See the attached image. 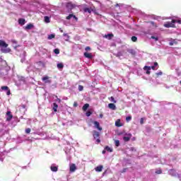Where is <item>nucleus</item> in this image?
Masks as SVG:
<instances>
[{
    "instance_id": "obj_1",
    "label": "nucleus",
    "mask_w": 181,
    "mask_h": 181,
    "mask_svg": "<svg viewBox=\"0 0 181 181\" xmlns=\"http://www.w3.org/2000/svg\"><path fill=\"white\" fill-rule=\"evenodd\" d=\"M0 47H5V48H1V53H11V49L10 48H6L8 47V44L2 40H0Z\"/></svg>"
},
{
    "instance_id": "obj_2",
    "label": "nucleus",
    "mask_w": 181,
    "mask_h": 181,
    "mask_svg": "<svg viewBox=\"0 0 181 181\" xmlns=\"http://www.w3.org/2000/svg\"><path fill=\"white\" fill-rule=\"evenodd\" d=\"M93 136L94 139H96L97 144H100V142H101V140L100 139V132H97L96 130H93Z\"/></svg>"
},
{
    "instance_id": "obj_3",
    "label": "nucleus",
    "mask_w": 181,
    "mask_h": 181,
    "mask_svg": "<svg viewBox=\"0 0 181 181\" xmlns=\"http://www.w3.org/2000/svg\"><path fill=\"white\" fill-rule=\"evenodd\" d=\"M66 8L68 9L69 11H73L74 8H76V4H73V2L69 1L65 4Z\"/></svg>"
},
{
    "instance_id": "obj_4",
    "label": "nucleus",
    "mask_w": 181,
    "mask_h": 181,
    "mask_svg": "<svg viewBox=\"0 0 181 181\" xmlns=\"http://www.w3.org/2000/svg\"><path fill=\"white\" fill-rule=\"evenodd\" d=\"M163 26L164 28H176L175 23H173L172 21L164 23Z\"/></svg>"
},
{
    "instance_id": "obj_5",
    "label": "nucleus",
    "mask_w": 181,
    "mask_h": 181,
    "mask_svg": "<svg viewBox=\"0 0 181 181\" xmlns=\"http://www.w3.org/2000/svg\"><path fill=\"white\" fill-rule=\"evenodd\" d=\"M93 124H94L95 128H96V129H98V131H103V127H101L100 126V122H98L97 121H94Z\"/></svg>"
},
{
    "instance_id": "obj_6",
    "label": "nucleus",
    "mask_w": 181,
    "mask_h": 181,
    "mask_svg": "<svg viewBox=\"0 0 181 181\" xmlns=\"http://www.w3.org/2000/svg\"><path fill=\"white\" fill-rule=\"evenodd\" d=\"M131 138H132V134L131 133H129L127 134V136L123 137V140L124 141V142H129V141L131 140Z\"/></svg>"
},
{
    "instance_id": "obj_7",
    "label": "nucleus",
    "mask_w": 181,
    "mask_h": 181,
    "mask_svg": "<svg viewBox=\"0 0 181 181\" xmlns=\"http://www.w3.org/2000/svg\"><path fill=\"white\" fill-rule=\"evenodd\" d=\"M1 90L7 91L6 95H11V90L9 89V87L8 86H1Z\"/></svg>"
},
{
    "instance_id": "obj_8",
    "label": "nucleus",
    "mask_w": 181,
    "mask_h": 181,
    "mask_svg": "<svg viewBox=\"0 0 181 181\" xmlns=\"http://www.w3.org/2000/svg\"><path fill=\"white\" fill-rule=\"evenodd\" d=\"M6 115H7L6 121H11V119L13 118V115H12V112L11 111H8L6 112Z\"/></svg>"
},
{
    "instance_id": "obj_9",
    "label": "nucleus",
    "mask_w": 181,
    "mask_h": 181,
    "mask_svg": "<svg viewBox=\"0 0 181 181\" xmlns=\"http://www.w3.org/2000/svg\"><path fill=\"white\" fill-rule=\"evenodd\" d=\"M77 169V168L76 167V164H71L69 167V170L70 172L73 173V172H76V170Z\"/></svg>"
},
{
    "instance_id": "obj_10",
    "label": "nucleus",
    "mask_w": 181,
    "mask_h": 181,
    "mask_svg": "<svg viewBox=\"0 0 181 181\" xmlns=\"http://www.w3.org/2000/svg\"><path fill=\"white\" fill-rule=\"evenodd\" d=\"M83 56L86 57V59H93V54L91 53L84 52Z\"/></svg>"
},
{
    "instance_id": "obj_11",
    "label": "nucleus",
    "mask_w": 181,
    "mask_h": 181,
    "mask_svg": "<svg viewBox=\"0 0 181 181\" xmlns=\"http://www.w3.org/2000/svg\"><path fill=\"white\" fill-rule=\"evenodd\" d=\"M42 81H45V83H51L52 81L49 80V76H44L42 78Z\"/></svg>"
},
{
    "instance_id": "obj_12",
    "label": "nucleus",
    "mask_w": 181,
    "mask_h": 181,
    "mask_svg": "<svg viewBox=\"0 0 181 181\" xmlns=\"http://www.w3.org/2000/svg\"><path fill=\"white\" fill-rule=\"evenodd\" d=\"M173 45H177V39H171L169 42L170 46H173Z\"/></svg>"
},
{
    "instance_id": "obj_13",
    "label": "nucleus",
    "mask_w": 181,
    "mask_h": 181,
    "mask_svg": "<svg viewBox=\"0 0 181 181\" xmlns=\"http://www.w3.org/2000/svg\"><path fill=\"white\" fill-rule=\"evenodd\" d=\"M18 23H19V25H21V26H23V25H25V23H26V20H25V18H19Z\"/></svg>"
},
{
    "instance_id": "obj_14",
    "label": "nucleus",
    "mask_w": 181,
    "mask_h": 181,
    "mask_svg": "<svg viewBox=\"0 0 181 181\" xmlns=\"http://www.w3.org/2000/svg\"><path fill=\"white\" fill-rule=\"evenodd\" d=\"M108 107H109L110 110H117V106H115V104H114V103H109V104H108Z\"/></svg>"
},
{
    "instance_id": "obj_15",
    "label": "nucleus",
    "mask_w": 181,
    "mask_h": 181,
    "mask_svg": "<svg viewBox=\"0 0 181 181\" xmlns=\"http://www.w3.org/2000/svg\"><path fill=\"white\" fill-rule=\"evenodd\" d=\"M114 36V34L112 33H109L107 35H105L104 36V37H105V39H108V40H111V39H112V37Z\"/></svg>"
},
{
    "instance_id": "obj_16",
    "label": "nucleus",
    "mask_w": 181,
    "mask_h": 181,
    "mask_svg": "<svg viewBox=\"0 0 181 181\" xmlns=\"http://www.w3.org/2000/svg\"><path fill=\"white\" fill-rule=\"evenodd\" d=\"M32 28H33V24L30 23L25 26V30H30V29H32Z\"/></svg>"
},
{
    "instance_id": "obj_17",
    "label": "nucleus",
    "mask_w": 181,
    "mask_h": 181,
    "mask_svg": "<svg viewBox=\"0 0 181 181\" xmlns=\"http://www.w3.org/2000/svg\"><path fill=\"white\" fill-rule=\"evenodd\" d=\"M88 107H90V104L86 103L82 107L83 111H87Z\"/></svg>"
},
{
    "instance_id": "obj_18",
    "label": "nucleus",
    "mask_w": 181,
    "mask_h": 181,
    "mask_svg": "<svg viewBox=\"0 0 181 181\" xmlns=\"http://www.w3.org/2000/svg\"><path fill=\"white\" fill-rule=\"evenodd\" d=\"M103 165H99V166H97L95 168V170H96V172H103Z\"/></svg>"
},
{
    "instance_id": "obj_19",
    "label": "nucleus",
    "mask_w": 181,
    "mask_h": 181,
    "mask_svg": "<svg viewBox=\"0 0 181 181\" xmlns=\"http://www.w3.org/2000/svg\"><path fill=\"white\" fill-rule=\"evenodd\" d=\"M57 108H59V105L57 103H53V111L54 112H57Z\"/></svg>"
},
{
    "instance_id": "obj_20",
    "label": "nucleus",
    "mask_w": 181,
    "mask_h": 181,
    "mask_svg": "<svg viewBox=\"0 0 181 181\" xmlns=\"http://www.w3.org/2000/svg\"><path fill=\"white\" fill-rule=\"evenodd\" d=\"M115 126L116 127H122V124H121V120L120 119H117L116 122H115Z\"/></svg>"
},
{
    "instance_id": "obj_21",
    "label": "nucleus",
    "mask_w": 181,
    "mask_h": 181,
    "mask_svg": "<svg viewBox=\"0 0 181 181\" xmlns=\"http://www.w3.org/2000/svg\"><path fill=\"white\" fill-rule=\"evenodd\" d=\"M50 169L52 172H57V170H59V168L57 166H51Z\"/></svg>"
},
{
    "instance_id": "obj_22",
    "label": "nucleus",
    "mask_w": 181,
    "mask_h": 181,
    "mask_svg": "<svg viewBox=\"0 0 181 181\" xmlns=\"http://www.w3.org/2000/svg\"><path fill=\"white\" fill-rule=\"evenodd\" d=\"M144 69H148L146 73V74H151V66H145Z\"/></svg>"
},
{
    "instance_id": "obj_23",
    "label": "nucleus",
    "mask_w": 181,
    "mask_h": 181,
    "mask_svg": "<svg viewBox=\"0 0 181 181\" xmlns=\"http://www.w3.org/2000/svg\"><path fill=\"white\" fill-rule=\"evenodd\" d=\"M54 37H56V35L54 34H50L49 35H48V40H52V39H54Z\"/></svg>"
},
{
    "instance_id": "obj_24",
    "label": "nucleus",
    "mask_w": 181,
    "mask_h": 181,
    "mask_svg": "<svg viewBox=\"0 0 181 181\" xmlns=\"http://www.w3.org/2000/svg\"><path fill=\"white\" fill-rule=\"evenodd\" d=\"M45 22L46 23H50V18L49 16H45Z\"/></svg>"
},
{
    "instance_id": "obj_25",
    "label": "nucleus",
    "mask_w": 181,
    "mask_h": 181,
    "mask_svg": "<svg viewBox=\"0 0 181 181\" xmlns=\"http://www.w3.org/2000/svg\"><path fill=\"white\" fill-rule=\"evenodd\" d=\"M172 23H179V25H181V20H175V19H173V20H172Z\"/></svg>"
},
{
    "instance_id": "obj_26",
    "label": "nucleus",
    "mask_w": 181,
    "mask_h": 181,
    "mask_svg": "<svg viewBox=\"0 0 181 181\" xmlns=\"http://www.w3.org/2000/svg\"><path fill=\"white\" fill-rule=\"evenodd\" d=\"M108 100H110V101H111V103H114V104H115L117 103V100H115V99L112 96H111L110 98H108Z\"/></svg>"
},
{
    "instance_id": "obj_27",
    "label": "nucleus",
    "mask_w": 181,
    "mask_h": 181,
    "mask_svg": "<svg viewBox=\"0 0 181 181\" xmlns=\"http://www.w3.org/2000/svg\"><path fill=\"white\" fill-rule=\"evenodd\" d=\"M83 11H84V12H88V13H91V12H92L91 8H83Z\"/></svg>"
},
{
    "instance_id": "obj_28",
    "label": "nucleus",
    "mask_w": 181,
    "mask_h": 181,
    "mask_svg": "<svg viewBox=\"0 0 181 181\" xmlns=\"http://www.w3.org/2000/svg\"><path fill=\"white\" fill-rule=\"evenodd\" d=\"M105 151H107V152H112V148H110V146H106L105 148Z\"/></svg>"
},
{
    "instance_id": "obj_29",
    "label": "nucleus",
    "mask_w": 181,
    "mask_h": 181,
    "mask_svg": "<svg viewBox=\"0 0 181 181\" xmlns=\"http://www.w3.org/2000/svg\"><path fill=\"white\" fill-rule=\"evenodd\" d=\"M128 53H130V54H132L133 56L135 55V50L134 49H129L127 50Z\"/></svg>"
},
{
    "instance_id": "obj_30",
    "label": "nucleus",
    "mask_w": 181,
    "mask_h": 181,
    "mask_svg": "<svg viewBox=\"0 0 181 181\" xmlns=\"http://www.w3.org/2000/svg\"><path fill=\"white\" fill-rule=\"evenodd\" d=\"M63 67H64V65H63V64L62 63H59V64H57V69H63Z\"/></svg>"
},
{
    "instance_id": "obj_31",
    "label": "nucleus",
    "mask_w": 181,
    "mask_h": 181,
    "mask_svg": "<svg viewBox=\"0 0 181 181\" xmlns=\"http://www.w3.org/2000/svg\"><path fill=\"white\" fill-rule=\"evenodd\" d=\"M73 16H74V14H69L68 16L66 17V19L67 21H70V19H71V18H73Z\"/></svg>"
},
{
    "instance_id": "obj_32",
    "label": "nucleus",
    "mask_w": 181,
    "mask_h": 181,
    "mask_svg": "<svg viewBox=\"0 0 181 181\" xmlns=\"http://www.w3.org/2000/svg\"><path fill=\"white\" fill-rule=\"evenodd\" d=\"M132 119V116H128L126 117L127 122H129Z\"/></svg>"
},
{
    "instance_id": "obj_33",
    "label": "nucleus",
    "mask_w": 181,
    "mask_h": 181,
    "mask_svg": "<svg viewBox=\"0 0 181 181\" xmlns=\"http://www.w3.org/2000/svg\"><path fill=\"white\" fill-rule=\"evenodd\" d=\"M138 40V37L136 36H132V42H136Z\"/></svg>"
},
{
    "instance_id": "obj_34",
    "label": "nucleus",
    "mask_w": 181,
    "mask_h": 181,
    "mask_svg": "<svg viewBox=\"0 0 181 181\" xmlns=\"http://www.w3.org/2000/svg\"><path fill=\"white\" fill-rule=\"evenodd\" d=\"M115 146H119V140H115Z\"/></svg>"
},
{
    "instance_id": "obj_35",
    "label": "nucleus",
    "mask_w": 181,
    "mask_h": 181,
    "mask_svg": "<svg viewBox=\"0 0 181 181\" xmlns=\"http://www.w3.org/2000/svg\"><path fill=\"white\" fill-rule=\"evenodd\" d=\"M54 53H55V54H59L60 53V50L59 49H54Z\"/></svg>"
},
{
    "instance_id": "obj_36",
    "label": "nucleus",
    "mask_w": 181,
    "mask_h": 181,
    "mask_svg": "<svg viewBox=\"0 0 181 181\" xmlns=\"http://www.w3.org/2000/svg\"><path fill=\"white\" fill-rule=\"evenodd\" d=\"M78 90L79 91H83V90H84V87L81 85L78 86Z\"/></svg>"
},
{
    "instance_id": "obj_37",
    "label": "nucleus",
    "mask_w": 181,
    "mask_h": 181,
    "mask_svg": "<svg viewBox=\"0 0 181 181\" xmlns=\"http://www.w3.org/2000/svg\"><path fill=\"white\" fill-rule=\"evenodd\" d=\"M91 114H93V112H91V111H88L86 113V117H90L91 115Z\"/></svg>"
},
{
    "instance_id": "obj_38",
    "label": "nucleus",
    "mask_w": 181,
    "mask_h": 181,
    "mask_svg": "<svg viewBox=\"0 0 181 181\" xmlns=\"http://www.w3.org/2000/svg\"><path fill=\"white\" fill-rule=\"evenodd\" d=\"M151 39H154L156 40V42H158V40H159V38L158 37H155V36H151Z\"/></svg>"
},
{
    "instance_id": "obj_39",
    "label": "nucleus",
    "mask_w": 181,
    "mask_h": 181,
    "mask_svg": "<svg viewBox=\"0 0 181 181\" xmlns=\"http://www.w3.org/2000/svg\"><path fill=\"white\" fill-rule=\"evenodd\" d=\"M162 74H163V72H162V71H159L158 73H156V75L157 76V77H159V76H162Z\"/></svg>"
},
{
    "instance_id": "obj_40",
    "label": "nucleus",
    "mask_w": 181,
    "mask_h": 181,
    "mask_svg": "<svg viewBox=\"0 0 181 181\" xmlns=\"http://www.w3.org/2000/svg\"><path fill=\"white\" fill-rule=\"evenodd\" d=\"M156 173L157 175H161V173H162V170H157L156 171Z\"/></svg>"
},
{
    "instance_id": "obj_41",
    "label": "nucleus",
    "mask_w": 181,
    "mask_h": 181,
    "mask_svg": "<svg viewBox=\"0 0 181 181\" xmlns=\"http://www.w3.org/2000/svg\"><path fill=\"white\" fill-rule=\"evenodd\" d=\"M25 134H30V128H28L25 129Z\"/></svg>"
},
{
    "instance_id": "obj_42",
    "label": "nucleus",
    "mask_w": 181,
    "mask_h": 181,
    "mask_svg": "<svg viewBox=\"0 0 181 181\" xmlns=\"http://www.w3.org/2000/svg\"><path fill=\"white\" fill-rule=\"evenodd\" d=\"M151 23L154 26V28H158V25L153 21H151Z\"/></svg>"
},
{
    "instance_id": "obj_43",
    "label": "nucleus",
    "mask_w": 181,
    "mask_h": 181,
    "mask_svg": "<svg viewBox=\"0 0 181 181\" xmlns=\"http://www.w3.org/2000/svg\"><path fill=\"white\" fill-rule=\"evenodd\" d=\"M140 124H141V125L144 124V117H141L140 119Z\"/></svg>"
},
{
    "instance_id": "obj_44",
    "label": "nucleus",
    "mask_w": 181,
    "mask_h": 181,
    "mask_svg": "<svg viewBox=\"0 0 181 181\" xmlns=\"http://www.w3.org/2000/svg\"><path fill=\"white\" fill-rule=\"evenodd\" d=\"M85 50H86V52H88V50H91V47H86L85 48Z\"/></svg>"
},
{
    "instance_id": "obj_45",
    "label": "nucleus",
    "mask_w": 181,
    "mask_h": 181,
    "mask_svg": "<svg viewBox=\"0 0 181 181\" xmlns=\"http://www.w3.org/2000/svg\"><path fill=\"white\" fill-rule=\"evenodd\" d=\"M56 98H57V101L58 103H62V100L60 98H57V95L56 96Z\"/></svg>"
},
{
    "instance_id": "obj_46",
    "label": "nucleus",
    "mask_w": 181,
    "mask_h": 181,
    "mask_svg": "<svg viewBox=\"0 0 181 181\" xmlns=\"http://www.w3.org/2000/svg\"><path fill=\"white\" fill-rule=\"evenodd\" d=\"M74 107H78V103H77V102H74Z\"/></svg>"
},
{
    "instance_id": "obj_47",
    "label": "nucleus",
    "mask_w": 181,
    "mask_h": 181,
    "mask_svg": "<svg viewBox=\"0 0 181 181\" xmlns=\"http://www.w3.org/2000/svg\"><path fill=\"white\" fill-rule=\"evenodd\" d=\"M73 18L74 19H75V21H78V18L76 16H74V14L73 16Z\"/></svg>"
},
{
    "instance_id": "obj_48",
    "label": "nucleus",
    "mask_w": 181,
    "mask_h": 181,
    "mask_svg": "<svg viewBox=\"0 0 181 181\" xmlns=\"http://www.w3.org/2000/svg\"><path fill=\"white\" fill-rule=\"evenodd\" d=\"M158 66V62H154V67H156Z\"/></svg>"
},
{
    "instance_id": "obj_49",
    "label": "nucleus",
    "mask_w": 181,
    "mask_h": 181,
    "mask_svg": "<svg viewBox=\"0 0 181 181\" xmlns=\"http://www.w3.org/2000/svg\"><path fill=\"white\" fill-rule=\"evenodd\" d=\"M155 66H151V69H152V70H155Z\"/></svg>"
},
{
    "instance_id": "obj_50",
    "label": "nucleus",
    "mask_w": 181,
    "mask_h": 181,
    "mask_svg": "<svg viewBox=\"0 0 181 181\" xmlns=\"http://www.w3.org/2000/svg\"><path fill=\"white\" fill-rule=\"evenodd\" d=\"M103 114H100V118H103Z\"/></svg>"
},
{
    "instance_id": "obj_51",
    "label": "nucleus",
    "mask_w": 181,
    "mask_h": 181,
    "mask_svg": "<svg viewBox=\"0 0 181 181\" xmlns=\"http://www.w3.org/2000/svg\"><path fill=\"white\" fill-rule=\"evenodd\" d=\"M102 153H105V151L103 150V151H102Z\"/></svg>"
},
{
    "instance_id": "obj_52",
    "label": "nucleus",
    "mask_w": 181,
    "mask_h": 181,
    "mask_svg": "<svg viewBox=\"0 0 181 181\" xmlns=\"http://www.w3.org/2000/svg\"><path fill=\"white\" fill-rule=\"evenodd\" d=\"M127 171V168H124V170H123V172H126Z\"/></svg>"
},
{
    "instance_id": "obj_53",
    "label": "nucleus",
    "mask_w": 181,
    "mask_h": 181,
    "mask_svg": "<svg viewBox=\"0 0 181 181\" xmlns=\"http://www.w3.org/2000/svg\"><path fill=\"white\" fill-rule=\"evenodd\" d=\"M144 70H145L146 71H148V69H144Z\"/></svg>"
},
{
    "instance_id": "obj_54",
    "label": "nucleus",
    "mask_w": 181,
    "mask_h": 181,
    "mask_svg": "<svg viewBox=\"0 0 181 181\" xmlns=\"http://www.w3.org/2000/svg\"><path fill=\"white\" fill-rule=\"evenodd\" d=\"M64 36H67V34H64Z\"/></svg>"
},
{
    "instance_id": "obj_55",
    "label": "nucleus",
    "mask_w": 181,
    "mask_h": 181,
    "mask_svg": "<svg viewBox=\"0 0 181 181\" xmlns=\"http://www.w3.org/2000/svg\"><path fill=\"white\" fill-rule=\"evenodd\" d=\"M180 84H181V81H180Z\"/></svg>"
}]
</instances>
